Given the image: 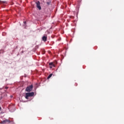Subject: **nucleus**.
<instances>
[{"instance_id":"nucleus-1","label":"nucleus","mask_w":124,"mask_h":124,"mask_svg":"<svg viewBox=\"0 0 124 124\" xmlns=\"http://www.w3.org/2000/svg\"><path fill=\"white\" fill-rule=\"evenodd\" d=\"M34 95V93H26L25 98L26 99H29V97H31V96H33Z\"/></svg>"},{"instance_id":"nucleus-2","label":"nucleus","mask_w":124,"mask_h":124,"mask_svg":"<svg viewBox=\"0 0 124 124\" xmlns=\"http://www.w3.org/2000/svg\"><path fill=\"white\" fill-rule=\"evenodd\" d=\"M33 88V85H31L26 88L25 91L26 92H28V93H30V92H31V91H32Z\"/></svg>"},{"instance_id":"nucleus-3","label":"nucleus","mask_w":124,"mask_h":124,"mask_svg":"<svg viewBox=\"0 0 124 124\" xmlns=\"http://www.w3.org/2000/svg\"><path fill=\"white\" fill-rule=\"evenodd\" d=\"M36 4L37 8H38L39 10H41V6H40V2L39 1L35 2Z\"/></svg>"},{"instance_id":"nucleus-4","label":"nucleus","mask_w":124,"mask_h":124,"mask_svg":"<svg viewBox=\"0 0 124 124\" xmlns=\"http://www.w3.org/2000/svg\"><path fill=\"white\" fill-rule=\"evenodd\" d=\"M11 122H10V120H4L3 121H1V124H9Z\"/></svg>"},{"instance_id":"nucleus-5","label":"nucleus","mask_w":124,"mask_h":124,"mask_svg":"<svg viewBox=\"0 0 124 124\" xmlns=\"http://www.w3.org/2000/svg\"><path fill=\"white\" fill-rule=\"evenodd\" d=\"M42 40L44 41V42H46V41H47V36H44L42 37Z\"/></svg>"},{"instance_id":"nucleus-6","label":"nucleus","mask_w":124,"mask_h":124,"mask_svg":"<svg viewBox=\"0 0 124 124\" xmlns=\"http://www.w3.org/2000/svg\"><path fill=\"white\" fill-rule=\"evenodd\" d=\"M0 4H3L5 5V4H7V2L6 1H3L0 0Z\"/></svg>"},{"instance_id":"nucleus-7","label":"nucleus","mask_w":124,"mask_h":124,"mask_svg":"<svg viewBox=\"0 0 124 124\" xmlns=\"http://www.w3.org/2000/svg\"><path fill=\"white\" fill-rule=\"evenodd\" d=\"M49 65H50L51 66H53V67H55L56 66V65H55V64H54V62H50L49 63Z\"/></svg>"},{"instance_id":"nucleus-8","label":"nucleus","mask_w":124,"mask_h":124,"mask_svg":"<svg viewBox=\"0 0 124 124\" xmlns=\"http://www.w3.org/2000/svg\"><path fill=\"white\" fill-rule=\"evenodd\" d=\"M52 76H53V74H50V75L47 77V79H50V78H51Z\"/></svg>"},{"instance_id":"nucleus-9","label":"nucleus","mask_w":124,"mask_h":124,"mask_svg":"<svg viewBox=\"0 0 124 124\" xmlns=\"http://www.w3.org/2000/svg\"><path fill=\"white\" fill-rule=\"evenodd\" d=\"M46 3L47 5H50V3H51V2H47Z\"/></svg>"},{"instance_id":"nucleus-10","label":"nucleus","mask_w":124,"mask_h":124,"mask_svg":"<svg viewBox=\"0 0 124 124\" xmlns=\"http://www.w3.org/2000/svg\"><path fill=\"white\" fill-rule=\"evenodd\" d=\"M24 24L25 25H26V24H27V22L24 21Z\"/></svg>"},{"instance_id":"nucleus-11","label":"nucleus","mask_w":124,"mask_h":124,"mask_svg":"<svg viewBox=\"0 0 124 124\" xmlns=\"http://www.w3.org/2000/svg\"><path fill=\"white\" fill-rule=\"evenodd\" d=\"M49 68H53V66H49Z\"/></svg>"},{"instance_id":"nucleus-12","label":"nucleus","mask_w":124,"mask_h":124,"mask_svg":"<svg viewBox=\"0 0 124 124\" xmlns=\"http://www.w3.org/2000/svg\"><path fill=\"white\" fill-rule=\"evenodd\" d=\"M5 89H6V90H7V89H8V87H5Z\"/></svg>"}]
</instances>
